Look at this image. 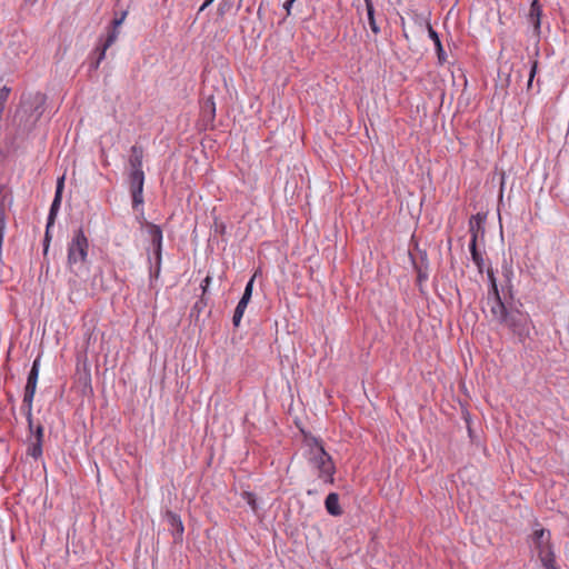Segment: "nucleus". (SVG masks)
<instances>
[{"label":"nucleus","mask_w":569,"mask_h":569,"mask_svg":"<svg viewBox=\"0 0 569 569\" xmlns=\"http://www.w3.org/2000/svg\"><path fill=\"white\" fill-rule=\"evenodd\" d=\"M522 303L518 306L512 302H495L490 307L492 320L508 328L520 342H525L530 335L531 319L527 312L520 310Z\"/></svg>","instance_id":"obj_1"},{"label":"nucleus","mask_w":569,"mask_h":569,"mask_svg":"<svg viewBox=\"0 0 569 569\" xmlns=\"http://www.w3.org/2000/svg\"><path fill=\"white\" fill-rule=\"evenodd\" d=\"M309 462L319 471V479L325 483L332 485L336 467L331 456L325 450L321 441L317 438H312V443H309Z\"/></svg>","instance_id":"obj_2"},{"label":"nucleus","mask_w":569,"mask_h":569,"mask_svg":"<svg viewBox=\"0 0 569 569\" xmlns=\"http://www.w3.org/2000/svg\"><path fill=\"white\" fill-rule=\"evenodd\" d=\"M12 122L16 127V131L14 133H9L7 140L10 147L16 150L20 147L21 142L29 137L38 121L19 106L14 112Z\"/></svg>","instance_id":"obj_3"},{"label":"nucleus","mask_w":569,"mask_h":569,"mask_svg":"<svg viewBox=\"0 0 569 569\" xmlns=\"http://www.w3.org/2000/svg\"><path fill=\"white\" fill-rule=\"evenodd\" d=\"M39 369H40V359L37 358L29 371L27 383L24 387V395L22 400V407L21 409L24 411L27 421H28V429L32 431V402L37 389V382L39 377Z\"/></svg>","instance_id":"obj_4"},{"label":"nucleus","mask_w":569,"mask_h":569,"mask_svg":"<svg viewBox=\"0 0 569 569\" xmlns=\"http://www.w3.org/2000/svg\"><path fill=\"white\" fill-rule=\"evenodd\" d=\"M88 256V239L82 228L74 231V234L68 246V263L70 267L82 263Z\"/></svg>","instance_id":"obj_5"},{"label":"nucleus","mask_w":569,"mask_h":569,"mask_svg":"<svg viewBox=\"0 0 569 569\" xmlns=\"http://www.w3.org/2000/svg\"><path fill=\"white\" fill-rule=\"evenodd\" d=\"M63 187H64V176L60 177L57 181L54 198L50 206V210H49V214H48V219H47L44 238H43V254L44 256L48 253V250L50 247V242H51L50 229L54 224L58 211L61 206Z\"/></svg>","instance_id":"obj_6"},{"label":"nucleus","mask_w":569,"mask_h":569,"mask_svg":"<svg viewBox=\"0 0 569 569\" xmlns=\"http://www.w3.org/2000/svg\"><path fill=\"white\" fill-rule=\"evenodd\" d=\"M47 102V96L41 92L29 93L27 96H22L20 101V107L26 110L29 114L34 117L37 121L40 120L41 116L44 112V107Z\"/></svg>","instance_id":"obj_7"},{"label":"nucleus","mask_w":569,"mask_h":569,"mask_svg":"<svg viewBox=\"0 0 569 569\" xmlns=\"http://www.w3.org/2000/svg\"><path fill=\"white\" fill-rule=\"evenodd\" d=\"M130 192L132 197V207L137 208L143 203L144 172L130 171L129 174Z\"/></svg>","instance_id":"obj_8"},{"label":"nucleus","mask_w":569,"mask_h":569,"mask_svg":"<svg viewBox=\"0 0 569 569\" xmlns=\"http://www.w3.org/2000/svg\"><path fill=\"white\" fill-rule=\"evenodd\" d=\"M253 282H254V276L250 278V280L247 282L244 287V291L242 293V297L240 298L232 317V323L234 327H239L242 316L244 313V310L248 306V303L251 300L252 291H253Z\"/></svg>","instance_id":"obj_9"},{"label":"nucleus","mask_w":569,"mask_h":569,"mask_svg":"<svg viewBox=\"0 0 569 569\" xmlns=\"http://www.w3.org/2000/svg\"><path fill=\"white\" fill-rule=\"evenodd\" d=\"M535 549L538 552V557H543V552H553L551 540V533L549 530L539 528L536 529L531 536Z\"/></svg>","instance_id":"obj_10"},{"label":"nucleus","mask_w":569,"mask_h":569,"mask_svg":"<svg viewBox=\"0 0 569 569\" xmlns=\"http://www.w3.org/2000/svg\"><path fill=\"white\" fill-rule=\"evenodd\" d=\"M116 42L114 32L110 37L100 38V41L92 52V61L90 62V69L97 70L101 61L106 58V51Z\"/></svg>","instance_id":"obj_11"},{"label":"nucleus","mask_w":569,"mask_h":569,"mask_svg":"<svg viewBox=\"0 0 569 569\" xmlns=\"http://www.w3.org/2000/svg\"><path fill=\"white\" fill-rule=\"evenodd\" d=\"M148 232L151 238V243L153 248V254L157 261V268L160 269L161 263V251H162V230L159 226L147 222Z\"/></svg>","instance_id":"obj_12"},{"label":"nucleus","mask_w":569,"mask_h":569,"mask_svg":"<svg viewBox=\"0 0 569 569\" xmlns=\"http://www.w3.org/2000/svg\"><path fill=\"white\" fill-rule=\"evenodd\" d=\"M485 221L486 214L480 212L471 216L469 220V232L471 234L470 241H475V244H477L479 236H485Z\"/></svg>","instance_id":"obj_13"},{"label":"nucleus","mask_w":569,"mask_h":569,"mask_svg":"<svg viewBox=\"0 0 569 569\" xmlns=\"http://www.w3.org/2000/svg\"><path fill=\"white\" fill-rule=\"evenodd\" d=\"M166 519L170 526V529H171V532L174 537V540H181L182 539V535H183V531H184V528H183V525H182V521H181V518L179 515H177L176 512L173 511H170L168 510L166 512Z\"/></svg>","instance_id":"obj_14"},{"label":"nucleus","mask_w":569,"mask_h":569,"mask_svg":"<svg viewBox=\"0 0 569 569\" xmlns=\"http://www.w3.org/2000/svg\"><path fill=\"white\" fill-rule=\"evenodd\" d=\"M143 148L134 144L130 149L129 166L131 171L143 172L142 170Z\"/></svg>","instance_id":"obj_15"},{"label":"nucleus","mask_w":569,"mask_h":569,"mask_svg":"<svg viewBox=\"0 0 569 569\" xmlns=\"http://www.w3.org/2000/svg\"><path fill=\"white\" fill-rule=\"evenodd\" d=\"M427 27H428L429 38L435 43V48H436V52H437V58H438V63L442 66L447 61V54H446L445 49L442 47L440 37H439L438 32L431 27L430 23H428Z\"/></svg>","instance_id":"obj_16"},{"label":"nucleus","mask_w":569,"mask_h":569,"mask_svg":"<svg viewBox=\"0 0 569 569\" xmlns=\"http://www.w3.org/2000/svg\"><path fill=\"white\" fill-rule=\"evenodd\" d=\"M202 120L208 124L212 123L216 117V103L213 96H209L201 103Z\"/></svg>","instance_id":"obj_17"},{"label":"nucleus","mask_w":569,"mask_h":569,"mask_svg":"<svg viewBox=\"0 0 569 569\" xmlns=\"http://www.w3.org/2000/svg\"><path fill=\"white\" fill-rule=\"evenodd\" d=\"M487 277L490 283L488 305L491 307L495 302L502 301V299L500 297L495 272L491 268L487 269Z\"/></svg>","instance_id":"obj_18"},{"label":"nucleus","mask_w":569,"mask_h":569,"mask_svg":"<svg viewBox=\"0 0 569 569\" xmlns=\"http://www.w3.org/2000/svg\"><path fill=\"white\" fill-rule=\"evenodd\" d=\"M325 507L327 512L333 517L342 515V509L339 505V495L337 492H330L326 497Z\"/></svg>","instance_id":"obj_19"},{"label":"nucleus","mask_w":569,"mask_h":569,"mask_svg":"<svg viewBox=\"0 0 569 569\" xmlns=\"http://www.w3.org/2000/svg\"><path fill=\"white\" fill-rule=\"evenodd\" d=\"M542 7L538 0H532L529 10V21L533 26L535 30L539 33L541 24Z\"/></svg>","instance_id":"obj_20"},{"label":"nucleus","mask_w":569,"mask_h":569,"mask_svg":"<svg viewBox=\"0 0 569 569\" xmlns=\"http://www.w3.org/2000/svg\"><path fill=\"white\" fill-rule=\"evenodd\" d=\"M413 267L417 271V280L419 283L428 279V259L427 252L420 251V262H416L412 259Z\"/></svg>","instance_id":"obj_21"},{"label":"nucleus","mask_w":569,"mask_h":569,"mask_svg":"<svg viewBox=\"0 0 569 569\" xmlns=\"http://www.w3.org/2000/svg\"><path fill=\"white\" fill-rule=\"evenodd\" d=\"M469 250L471 253V259L475 262V264L477 266L478 271L480 273H482L483 269H485V260H483L482 253L478 250L477 244H475V241H470Z\"/></svg>","instance_id":"obj_22"},{"label":"nucleus","mask_w":569,"mask_h":569,"mask_svg":"<svg viewBox=\"0 0 569 569\" xmlns=\"http://www.w3.org/2000/svg\"><path fill=\"white\" fill-rule=\"evenodd\" d=\"M366 9H367V16H368L370 29L373 33L377 34L380 32V28L377 24V21L375 18V8H373L372 1H367Z\"/></svg>","instance_id":"obj_23"},{"label":"nucleus","mask_w":569,"mask_h":569,"mask_svg":"<svg viewBox=\"0 0 569 569\" xmlns=\"http://www.w3.org/2000/svg\"><path fill=\"white\" fill-rule=\"evenodd\" d=\"M127 17V11H122L119 17H114L111 21L110 27L108 28L107 37H110L112 32H114L116 39L118 38L119 31L118 28L123 23Z\"/></svg>","instance_id":"obj_24"},{"label":"nucleus","mask_w":569,"mask_h":569,"mask_svg":"<svg viewBox=\"0 0 569 569\" xmlns=\"http://www.w3.org/2000/svg\"><path fill=\"white\" fill-rule=\"evenodd\" d=\"M42 445L43 442L33 441L29 445L27 449V455L32 457L33 459H39L42 456Z\"/></svg>","instance_id":"obj_25"},{"label":"nucleus","mask_w":569,"mask_h":569,"mask_svg":"<svg viewBox=\"0 0 569 569\" xmlns=\"http://www.w3.org/2000/svg\"><path fill=\"white\" fill-rule=\"evenodd\" d=\"M539 559L546 569H557L555 552L545 551L543 557Z\"/></svg>","instance_id":"obj_26"},{"label":"nucleus","mask_w":569,"mask_h":569,"mask_svg":"<svg viewBox=\"0 0 569 569\" xmlns=\"http://www.w3.org/2000/svg\"><path fill=\"white\" fill-rule=\"evenodd\" d=\"M241 496L247 501V503L250 506L252 511L257 512L258 511V503H257L256 495L253 492H250V491H243Z\"/></svg>","instance_id":"obj_27"},{"label":"nucleus","mask_w":569,"mask_h":569,"mask_svg":"<svg viewBox=\"0 0 569 569\" xmlns=\"http://www.w3.org/2000/svg\"><path fill=\"white\" fill-rule=\"evenodd\" d=\"M43 426L39 423L37 427L32 423V431L29 430L30 435L34 437V441L43 442Z\"/></svg>","instance_id":"obj_28"},{"label":"nucleus","mask_w":569,"mask_h":569,"mask_svg":"<svg viewBox=\"0 0 569 569\" xmlns=\"http://www.w3.org/2000/svg\"><path fill=\"white\" fill-rule=\"evenodd\" d=\"M537 69H538V61L533 60L531 62V67H530V71H529V77H528V81H527V90L528 91L532 88V82H533L535 76L537 73Z\"/></svg>","instance_id":"obj_29"},{"label":"nucleus","mask_w":569,"mask_h":569,"mask_svg":"<svg viewBox=\"0 0 569 569\" xmlns=\"http://www.w3.org/2000/svg\"><path fill=\"white\" fill-rule=\"evenodd\" d=\"M207 306V300L204 297H201L192 307L190 316L193 317L194 315H199L203 308Z\"/></svg>","instance_id":"obj_30"},{"label":"nucleus","mask_w":569,"mask_h":569,"mask_svg":"<svg viewBox=\"0 0 569 569\" xmlns=\"http://www.w3.org/2000/svg\"><path fill=\"white\" fill-rule=\"evenodd\" d=\"M10 92H11V89L7 86H3L2 88H0V104L6 106Z\"/></svg>","instance_id":"obj_31"},{"label":"nucleus","mask_w":569,"mask_h":569,"mask_svg":"<svg viewBox=\"0 0 569 569\" xmlns=\"http://www.w3.org/2000/svg\"><path fill=\"white\" fill-rule=\"evenodd\" d=\"M507 293H505V302H509L507 299L513 300V286L511 279H508V283L505 286Z\"/></svg>","instance_id":"obj_32"},{"label":"nucleus","mask_w":569,"mask_h":569,"mask_svg":"<svg viewBox=\"0 0 569 569\" xmlns=\"http://www.w3.org/2000/svg\"><path fill=\"white\" fill-rule=\"evenodd\" d=\"M210 282H211V277H210V276H207V277L202 280V282H201V284H200V287H201V289H202V297H204V295H206V292H207V290H208V287H209V284H210Z\"/></svg>","instance_id":"obj_33"},{"label":"nucleus","mask_w":569,"mask_h":569,"mask_svg":"<svg viewBox=\"0 0 569 569\" xmlns=\"http://www.w3.org/2000/svg\"><path fill=\"white\" fill-rule=\"evenodd\" d=\"M502 269H503V277L506 279V284H507L508 283V279H511L512 269L510 267L506 266V264L502 267Z\"/></svg>","instance_id":"obj_34"},{"label":"nucleus","mask_w":569,"mask_h":569,"mask_svg":"<svg viewBox=\"0 0 569 569\" xmlns=\"http://www.w3.org/2000/svg\"><path fill=\"white\" fill-rule=\"evenodd\" d=\"M295 1H296V0H287V1L284 2L283 8H284V9H286V11H287V16H289V14H290V10H291V7H292V4H293V2H295Z\"/></svg>","instance_id":"obj_35"},{"label":"nucleus","mask_w":569,"mask_h":569,"mask_svg":"<svg viewBox=\"0 0 569 569\" xmlns=\"http://www.w3.org/2000/svg\"><path fill=\"white\" fill-rule=\"evenodd\" d=\"M214 0H204L202 6L199 8V12H202L206 8H208Z\"/></svg>","instance_id":"obj_36"},{"label":"nucleus","mask_w":569,"mask_h":569,"mask_svg":"<svg viewBox=\"0 0 569 569\" xmlns=\"http://www.w3.org/2000/svg\"><path fill=\"white\" fill-rule=\"evenodd\" d=\"M4 108H6V106L0 104V120L2 119V114H3Z\"/></svg>","instance_id":"obj_37"},{"label":"nucleus","mask_w":569,"mask_h":569,"mask_svg":"<svg viewBox=\"0 0 569 569\" xmlns=\"http://www.w3.org/2000/svg\"><path fill=\"white\" fill-rule=\"evenodd\" d=\"M224 226L222 224L220 228H219V231L223 232L224 231Z\"/></svg>","instance_id":"obj_38"},{"label":"nucleus","mask_w":569,"mask_h":569,"mask_svg":"<svg viewBox=\"0 0 569 569\" xmlns=\"http://www.w3.org/2000/svg\"><path fill=\"white\" fill-rule=\"evenodd\" d=\"M224 226L222 224L220 228H219V231L223 232L224 231Z\"/></svg>","instance_id":"obj_39"},{"label":"nucleus","mask_w":569,"mask_h":569,"mask_svg":"<svg viewBox=\"0 0 569 569\" xmlns=\"http://www.w3.org/2000/svg\"><path fill=\"white\" fill-rule=\"evenodd\" d=\"M27 2L34 3L37 0H26Z\"/></svg>","instance_id":"obj_40"}]
</instances>
